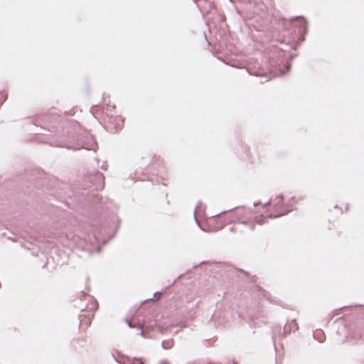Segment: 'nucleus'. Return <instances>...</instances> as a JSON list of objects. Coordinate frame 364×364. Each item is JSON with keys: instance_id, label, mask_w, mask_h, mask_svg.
Returning a JSON list of instances; mask_svg holds the SVG:
<instances>
[{"instance_id": "obj_1", "label": "nucleus", "mask_w": 364, "mask_h": 364, "mask_svg": "<svg viewBox=\"0 0 364 364\" xmlns=\"http://www.w3.org/2000/svg\"><path fill=\"white\" fill-rule=\"evenodd\" d=\"M297 203L296 197H292L289 200V203L285 204L284 203V198L282 196H276L272 198L269 202L262 204V203H255V208H259V210L267 209L266 214L267 217L269 218H277L285 215L290 211V208L292 207Z\"/></svg>"}, {"instance_id": "obj_2", "label": "nucleus", "mask_w": 364, "mask_h": 364, "mask_svg": "<svg viewBox=\"0 0 364 364\" xmlns=\"http://www.w3.org/2000/svg\"><path fill=\"white\" fill-rule=\"evenodd\" d=\"M230 218V222L237 223L230 228V230L234 232H241L239 224L250 225L252 229L255 227V223H259L255 213L245 207L236 208L234 210L228 212Z\"/></svg>"}, {"instance_id": "obj_3", "label": "nucleus", "mask_w": 364, "mask_h": 364, "mask_svg": "<svg viewBox=\"0 0 364 364\" xmlns=\"http://www.w3.org/2000/svg\"><path fill=\"white\" fill-rule=\"evenodd\" d=\"M206 223L211 231H218L227 224L231 223L230 218L227 212L208 218Z\"/></svg>"}, {"instance_id": "obj_4", "label": "nucleus", "mask_w": 364, "mask_h": 364, "mask_svg": "<svg viewBox=\"0 0 364 364\" xmlns=\"http://www.w3.org/2000/svg\"><path fill=\"white\" fill-rule=\"evenodd\" d=\"M53 146L66 147L67 149H72L73 150H78L80 149H85L87 150H94L96 146V143L93 139L90 136H86V141H82L80 143L77 142L76 146L68 145L67 141L64 140L58 141L57 142L51 144Z\"/></svg>"}, {"instance_id": "obj_5", "label": "nucleus", "mask_w": 364, "mask_h": 364, "mask_svg": "<svg viewBox=\"0 0 364 364\" xmlns=\"http://www.w3.org/2000/svg\"><path fill=\"white\" fill-rule=\"evenodd\" d=\"M98 304L96 300L92 301L86 308L87 310L82 309V312H88L87 314H80V317H84V318L80 319V325L85 324L86 327H88L91 324V321L92 317L94 316V312L97 309Z\"/></svg>"}, {"instance_id": "obj_6", "label": "nucleus", "mask_w": 364, "mask_h": 364, "mask_svg": "<svg viewBox=\"0 0 364 364\" xmlns=\"http://www.w3.org/2000/svg\"><path fill=\"white\" fill-rule=\"evenodd\" d=\"M132 364H143V361L141 358H134L132 363Z\"/></svg>"}, {"instance_id": "obj_7", "label": "nucleus", "mask_w": 364, "mask_h": 364, "mask_svg": "<svg viewBox=\"0 0 364 364\" xmlns=\"http://www.w3.org/2000/svg\"><path fill=\"white\" fill-rule=\"evenodd\" d=\"M96 178L101 180L103 178V175L101 173H97L95 176Z\"/></svg>"}, {"instance_id": "obj_8", "label": "nucleus", "mask_w": 364, "mask_h": 364, "mask_svg": "<svg viewBox=\"0 0 364 364\" xmlns=\"http://www.w3.org/2000/svg\"><path fill=\"white\" fill-rule=\"evenodd\" d=\"M72 140H75V136H74L72 137Z\"/></svg>"}, {"instance_id": "obj_9", "label": "nucleus", "mask_w": 364, "mask_h": 364, "mask_svg": "<svg viewBox=\"0 0 364 364\" xmlns=\"http://www.w3.org/2000/svg\"><path fill=\"white\" fill-rule=\"evenodd\" d=\"M1 105H2V102L1 101V102H0V106H1Z\"/></svg>"}]
</instances>
